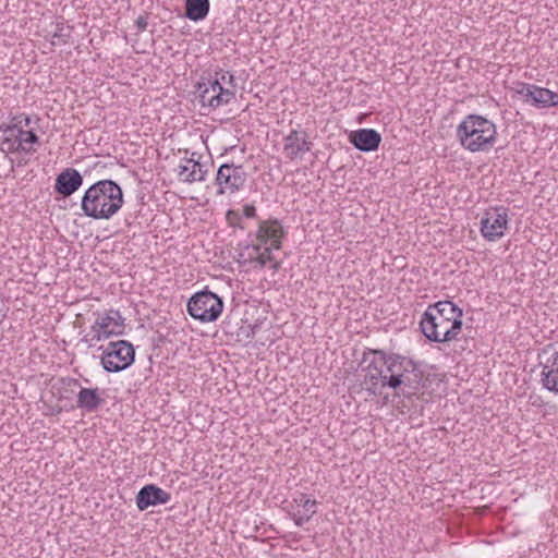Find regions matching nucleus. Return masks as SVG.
<instances>
[{
  "mask_svg": "<svg viewBox=\"0 0 558 558\" xmlns=\"http://www.w3.org/2000/svg\"><path fill=\"white\" fill-rule=\"evenodd\" d=\"M462 310L451 301H439L429 305L420 322L423 335L434 342L457 339L462 329Z\"/></svg>",
  "mask_w": 558,
  "mask_h": 558,
  "instance_id": "obj_1",
  "label": "nucleus"
},
{
  "mask_svg": "<svg viewBox=\"0 0 558 558\" xmlns=\"http://www.w3.org/2000/svg\"><path fill=\"white\" fill-rule=\"evenodd\" d=\"M121 186L112 180H99L84 193L81 208L84 215L96 220H108L123 206Z\"/></svg>",
  "mask_w": 558,
  "mask_h": 558,
  "instance_id": "obj_2",
  "label": "nucleus"
},
{
  "mask_svg": "<svg viewBox=\"0 0 558 558\" xmlns=\"http://www.w3.org/2000/svg\"><path fill=\"white\" fill-rule=\"evenodd\" d=\"M423 378L424 373L418 363L408 356L391 353L387 361L383 388L401 389L404 396H411L424 386Z\"/></svg>",
  "mask_w": 558,
  "mask_h": 558,
  "instance_id": "obj_3",
  "label": "nucleus"
},
{
  "mask_svg": "<svg viewBox=\"0 0 558 558\" xmlns=\"http://www.w3.org/2000/svg\"><path fill=\"white\" fill-rule=\"evenodd\" d=\"M222 310V299L207 288L194 293L187 301V313L201 323L216 322Z\"/></svg>",
  "mask_w": 558,
  "mask_h": 558,
  "instance_id": "obj_4",
  "label": "nucleus"
},
{
  "mask_svg": "<svg viewBox=\"0 0 558 558\" xmlns=\"http://www.w3.org/2000/svg\"><path fill=\"white\" fill-rule=\"evenodd\" d=\"M102 350L100 363L108 373H119L130 367L135 357V350L131 342L126 340L111 341Z\"/></svg>",
  "mask_w": 558,
  "mask_h": 558,
  "instance_id": "obj_5",
  "label": "nucleus"
},
{
  "mask_svg": "<svg viewBox=\"0 0 558 558\" xmlns=\"http://www.w3.org/2000/svg\"><path fill=\"white\" fill-rule=\"evenodd\" d=\"M124 318L119 311L109 310L101 315L90 327V332L82 339L83 342L93 347L96 342L106 340L111 336H120L124 332Z\"/></svg>",
  "mask_w": 558,
  "mask_h": 558,
  "instance_id": "obj_6",
  "label": "nucleus"
},
{
  "mask_svg": "<svg viewBox=\"0 0 558 558\" xmlns=\"http://www.w3.org/2000/svg\"><path fill=\"white\" fill-rule=\"evenodd\" d=\"M487 120L481 116L470 114L458 126L457 135L462 146L471 151L484 149L488 137L484 135Z\"/></svg>",
  "mask_w": 558,
  "mask_h": 558,
  "instance_id": "obj_7",
  "label": "nucleus"
},
{
  "mask_svg": "<svg viewBox=\"0 0 558 558\" xmlns=\"http://www.w3.org/2000/svg\"><path fill=\"white\" fill-rule=\"evenodd\" d=\"M198 99L202 107L217 109L228 105L235 96V90L223 87L220 81L213 77L197 83Z\"/></svg>",
  "mask_w": 558,
  "mask_h": 558,
  "instance_id": "obj_8",
  "label": "nucleus"
},
{
  "mask_svg": "<svg viewBox=\"0 0 558 558\" xmlns=\"http://www.w3.org/2000/svg\"><path fill=\"white\" fill-rule=\"evenodd\" d=\"M246 172L242 165L222 163L216 174L215 184L218 186L217 194H233L240 191L246 182Z\"/></svg>",
  "mask_w": 558,
  "mask_h": 558,
  "instance_id": "obj_9",
  "label": "nucleus"
},
{
  "mask_svg": "<svg viewBox=\"0 0 558 558\" xmlns=\"http://www.w3.org/2000/svg\"><path fill=\"white\" fill-rule=\"evenodd\" d=\"M514 92L523 101L537 108H548L558 105V94L544 87L529 83H517Z\"/></svg>",
  "mask_w": 558,
  "mask_h": 558,
  "instance_id": "obj_10",
  "label": "nucleus"
},
{
  "mask_svg": "<svg viewBox=\"0 0 558 558\" xmlns=\"http://www.w3.org/2000/svg\"><path fill=\"white\" fill-rule=\"evenodd\" d=\"M283 142V154L291 161L302 158L313 146L307 133L303 130H291Z\"/></svg>",
  "mask_w": 558,
  "mask_h": 558,
  "instance_id": "obj_11",
  "label": "nucleus"
},
{
  "mask_svg": "<svg viewBox=\"0 0 558 558\" xmlns=\"http://www.w3.org/2000/svg\"><path fill=\"white\" fill-rule=\"evenodd\" d=\"M171 495L155 484H147L143 486L136 495V507L138 510L144 511L149 507L165 505L169 502Z\"/></svg>",
  "mask_w": 558,
  "mask_h": 558,
  "instance_id": "obj_12",
  "label": "nucleus"
},
{
  "mask_svg": "<svg viewBox=\"0 0 558 558\" xmlns=\"http://www.w3.org/2000/svg\"><path fill=\"white\" fill-rule=\"evenodd\" d=\"M83 181L78 170L66 168L57 175L54 191L64 197L71 196L82 186Z\"/></svg>",
  "mask_w": 558,
  "mask_h": 558,
  "instance_id": "obj_13",
  "label": "nucleus"
},
{
  "mask_svg": "<svg viewBox=\"0 0 558 558\" xmlns=\"http://www.w3.org/2000/svg\"><path fill=\"white\" fill-rule=\"evenodd\" d=\"M283 235V228L277 219L262 221L256 233V238L260 244L270 243L269 247L275 250L281 247V239Z\"/></svg>",
  "mask_w": 558,
  "mask_h": 558,
  "instance_id": "obj_14",
  "label": "nucleus"
},
{
  "mask_svg": "<svg viewBox=\"0 0 558 558\" xmlns=\"http://www.w3.org/2000/svg\"><path fill=\"white\" fill-rule=\"evenodd\" d=\"M381 135L374 129H361L350 134V143L361 151L377 150Z\"/></svg>",
  "mask_w": 558,
  "mask_h": 558,
  "instance_id": "obj_15",
  "label": "nucleus"
},
{
  "mask_svg": "<svg viewBox=\"0 0 558 558\" xmlns=\"http://www.w3.org/2000/svg\"><path fill=\"white\" fill-rule=\"evenodd\" d=\"M541 365L542 386L548 391L558 395V351L553 352Z\"/></svg>",
  "mask_w": 558,
  "mask_h": 558,
  "instance_id": "obj_16",
  "label": "nucleus"
},
{
  "mask_svg": "<svg viewBox=\"0 0 558 558\" xmlns=\"http://www.w3.org/2000/svg\"><path fill=\"white\" fill-rule=\"evenodd\" d=\"M104 390L101 391L99 388H84L81 387L77 396H76V407L86 411L87 413H93L97 411L104 403L105 399L101 397Z\"/></svg>",
  "mask_w": 558,
  "mask_h": 558,
  "instance_id": "obj_17",
  "label": "nucleus"
},
{
  "mask_svg": "<svg viewBox=\"0 0 558 558\" xmlns=\"http://www.w3.org/2000/svg\"><path fill=\"white\" fill-rule=\"evenodd\" d=\"M207 174V170L203 168V165L193 159H189L184 165L179 166L178 175L180 180L185 183H192L195 181H204Z\"/></svg>",
  "mask_w": 558,
  "mask_h": 558,
  "instance_id": "obj_18",
  "label": "nucleus"
},
{
  "mask_svg": "<svg viewBox=\"0 0 558 558\" xmlns=\"http://www.w3.org/2000/svg\"><path fill=\"white\" fill-rule=\"evenodd\" d=\"M184 16L193 22H199L207 17L210 9L209 0H185Z\"/></svg>",
  "mask_w": 558,
  "mask_h": 558,
  "instance_id": "obj_19",
  "label": "nucleus"
},
{
  "mask_svg": "<svg viewBox=\"0 0 558 558\" xmlns=\"http://www.w3.org/2000/svg\"><path fill=\"white\" fill-rule=\"evenodd\" d=\"M364 372V384L366 386V391L371 396L380 395V388H383V381L384 377H386V371H380V368L365 366Z\"/></svg>",
  "mask_w": 558,
  "mask_h": 558,
  "instance_id": "obj_20",
  "label": "nucleus"
},
{
  "mask_svg": "<svg viewBox=\"0 0 558 558\" xmlns=\"http://www.w3.org/2000/svg\"><path fill=\"white\" fill-rule=\"evenodd\" d=\"M391 356V353H387L380 349H366L363 353V363H367L366 366L380 368V371H387V361Z\"/></svg>",
  "mask_w": 558,
  "mask_h": 558,
  "instance_id": "obj_21",
  "label": "nucleus"
},
{
  "mask_svg": "<svg viewBox=\"0 0 558 558\" xmlns=\"http://www.w3.org/2000/svg\"><path fill=\"white\" fill-rule=\"evenodd\" d=\"M317 501L315 499L305 500L301 509L289 510V515L294 521L296 526H302L308 522L312 517L316 513Z\"/></svg>",
  "mask_w": 558,
  "mask_h": 558,
  "instance_id": "obj_22",
  "label": "nucleus"
},
{
  "mask_svg": "<svg viewBox=\"0 0 558 558\" xmlns=\"http://www.w3.org/2000/svg\"><path fill=\"white\" fill-rule=\"evenodd\" d=\"M496 218L490 223V241L501 238L508 225L507 210L505 208H496Z\"/></svg>",
  "mask_w": 558,
  "mask_h": 558,
  "instance_id": "obj_23",
  "label": "nucleus"
},
{
  "mask_svg": "<svg viewBox=\"0 0 558 558\" xmlns=\"http://www.w3.org/2000/svg\"><path fill=\"white\" fill-rule=\"evenodd\" d=\"M12 137H15L19 147L22 151L31 153L32 149L27 148L25 144H37L39 142V137L33 130H23L19 129V131L13 132Z\"/></svg>",
  "mask_w": 558,
  "mask_h": 558,
  "instance_id": "obj_24",
  "label": "nucleus"
},
{
  "mask_svg": "<svg viewBox=\"0 0 558 558\" xmlns=\"http://www.w3.org/2000/svg\"><path fill=\"white\" fill-rule=\"evenodd\" d=\"M12 124L11 125H2L0 126V130H3L4 133H8L10 135H13V132L19 131V129H23L22 126H31L33 123V119L25 114L21 113L17 116H14L12 118Z\"/></svg>",
  "mask_w": 558,
  "mask_h": 558,
  "instance_id": "obj_25",
  "label": "nucleus"
},
{
  "mask_svg": "<svg viewBox=\"0 0 558 558\" xmlns=\"http://www.w3.org/2000/svg\"><path fill=\"white\" fill-rule=\"evenodd\" d=\"M214 80L220 81V85L227 84L229 85V88L233 89L235 88V77L232 73L223 70L215 71Z\"/></svg>",
  "mask_w": 558,
  "mask_h": 558,
  "instance_id": "obj_26",
  "label": "nucleus"
},
{
  "mask_svg": "<svg viewBox=\"0 0 558 558\" xmlns=\"http://www.w3.org/2000/svg\"><path fill=\"white\" fill-rule=\"evenodd\" d=\"M272 247H265L264 252L258 253L257 257L255 258V262L260 266L265 267L266 264L270 260H272L271 251Z\"/></svg>",
  "mask_w": 558,
  "mask_h": 558,
  "instance_id": "obj_27",
  "label": "nucleus"
},
{
  "mask_svg": "<svg viewBox=\"0 0 558 558\" xmlns=\"http://www.w3.org/2000/svg\"><path fill=\"white\" fill-rule=\"evenodd\" d=\"M1 149L2 150L8 149L9 151H19V150H21L15 138L13 140L12 137H5L1 142Z\"/></svg>",
  "mask_w": 558,
  "mask_h": 558,
  "instance_id": "obj_28",
  "label": "nucleus"
},
{
  "mask_svg": "<svg viewBox=\"0 0 558 558\" xmlns=\"http://www.w3.org/2000/svg\"><path fill=\"white\" fill-rule=\"evenodd\" d=\"M481 232L485 239H488V213L481 219Z\"/></svg>",
  "mask_w": 558,
  "mask_h": 558,
  "instance_id": "obj_29",
  "label": "nucleus"
},
{
  "mask_svg": "<svg viewBox=\"0 0 558 558\" xmlns=\"http://www.w3.org/2000/svg\"><path fill=\"white\" fill-rule=\"evenodd\" d=\"M305 500H312L307 495L299 493L291 502L296 505L298 509H301Z\"/></svg>",
  "mask_w": 558,
  "mask_h": 558,
  "instance_id": "obj_30",
  "label": "nucleus"
},
{
  "mask_svg": "<svg viewBox=\"0 0 558 558\" xmlns=\"http://www.w3.org/2000/svg\"><path fill=\"white\" fill-rule=\"evenodd\" d=\"M135 25H136L138 32H144L148 26L147 16L140 15L135 21Z\"/></svg>",
  "mask_w": 558,
  "mask_h": 558,
  "instance_id": "obj_31",
  "label": "nucleus"
},
{
  "mask_svg": "<svg viewBox=\"0 0 558 558\" xmlns=\"http://www.w3.org/2000/svg\"><path fill=\"white\" fill-rule=\"evenodd\" d=\"M243 214L246 218H255L256 217V208L253 205H244Z\"/></svg>",
  "mask_w": 558,
  "mask_h": 558,
  "instance_id": "obj_32",
  "label": "nucleus"
},
{
  "mask_svg": "<svg viewBox=\"0 0 558 558\" xmlns=\"http://www.w3.org/2000/svg\"><path fill=\"white\" fill-rule=\"evenodd\" d=\"M287 509H288V511H289V510H298L296 505H295V504H293V502H290V504L287 506Z\"/></svg>",
  "mask_w": 558,
  "mask_h": 558,
  "instance_id": "obj_33",
  "label": "nucleus"
},
{
  "mask_svg": "<svg viewBox=\"0 0 558 558\" xmlns=\"http://www.w3.org/2000/svg\"><path fill=\"white\" fill-rule=\"evenodd\" d=\"M232 215H236V214H235L234 211H232V210L228 211V215H227L228 219H230V217H231Z\"/></svg>",
  "mask_w": 558,
  "mask_h": 558,
  "instance_id": "obj_34",
  "label": "nucleus"
},
{
  "mask_svg": "<svg viewBox=\"0 0 558 558\" xmlns=\"http://www.w3.org/2000/svg\"><path fill=\"white\" fill-rule=\"evenodd\" d=\"M253 247H254V250L256 251V253H258V252H259V250H260V244H258V245H254Z\"/></svg>",
  "mask_w": 558,
  "mask_h": 558,
  "instance_id": "obj_35",
  "label": "nucleus"
},
{
  "mask_svg": "<svg viewBox=\"0 0 558 558\" xmlns=\"http://www.w3.org/2000/svg\"><path fill=\"white\" fill-rule=\"evenodd\" d=\"M274 270H278L279 268V263H275L274 266H272Z\"/></svg>",
  "mask_w": 558,
  "mask_h": 558,
  "instance_id": "obj_36",
  "label": "nucleus"
},
{
  "mask_svg": "<svg viewBox=\"0 0 558 558\" xmlns=\"http://www.w3.org/2000/svg\"><path fill=\"white\" fill-rule=\"evenodd\" d=\"M73 384H74L75 386H80V381H78L77 379H73Z\"/></svg>",
  "mask_w": 558,
  "mask_h": 558,
  "instance_id": "obj_37",
  "label": "nucleus"
},
{
  "mask_svg": "<svg viewBox=\"0 0 558 558\" xmlns=\"http://www.w3.org/2000/svg\"><path fill=\"white\" fill-rule=\"evenodd\" d=\"M40 121V118L39 117H36L35 119V123H38Z\"/></svg>",
  "mask_w": 558,
  "mask_h": 558,
  "instance_id": "obj_38",
  "label": "nucleus"
},
{
  "mask_svg": "<svg viewBox=\"0 0 558 558\" xmlns=\"http://www.w3.org/2000/svg\"><path fill=\"white\" fill-rule=\"evenodd\" d=\"M489 141H490V145H492V144H493V141H494L493 135H490Z\"/></svg>",
  "mask_w": 558,
  "mask_h": 558,
  "instance_id": "obj_39",
  "label": "nucleus"
}]
</instances>
